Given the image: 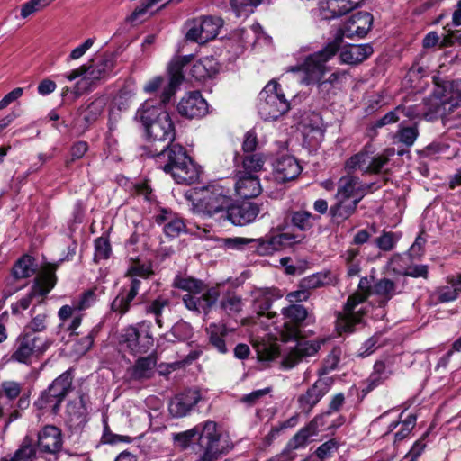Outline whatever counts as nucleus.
Listing matches in <instances>:
<instances>
[{"mask_svg": "<svg viewBox=\"0 0 461 461\" xmlns=\"http://www.w3.org/2000/svg\"><path fill=\"white\" fill-rule=\"evenodd\" d=\"M334 380L331 377H321L307 389L304 393L297 399L298 408L303 413H310L318 402L326 395L333 385Z\"/></svg>", "mask_w": 461, "mask_h": 461, "instance_id": "nucleus-15", "label": "nucleus"}, {"mask_svg": "<svg viewBox=\"0 0 461 461\" xmlns=\"http://www.w3.org/2000/svg\"><path fill=\"white\" fill-rule=\"evenodd\" d=\"M265 162V157L261 153L247 154L242 161L243 170L240 172H249L255 175V173L263 169Z\"/></svg>", "mask_w": 461, "mask_h": 461, "instance_id": "nucleus-46", "label": "nucleus"}, {"mask_svg": "<svg viewBox=\"0 0 461 461\" xmlns=\"http://www.w3.org/2000/svg\"><path fill=\"white\" fill-rule=\"evenodd\" d=\"M50 344L51 341L48 338L23 330L15 340V349L11 359L19 363H27L32 357L42 355Z\"/></svg>", "mask_w": 461, "mask_h": 461, "instance_id": "nucleus-11", "label": "nucleus"}, {"mask_svg": "<svg viewBox=\"0 0 461 461\" xmlns=\"http://www.w3.org/2000/svg\"><path fill=\"white\" fill-rule=\"evenodd\" d=\"M154 274L150 262L134 260L127 269L125 276L131 278V282L140 280V278L148 279Z\"/></svg>", "mask_w": 461, "mask_h": 461, "instance_id": "nucleus-42", "label": "nucleus"}, {"mask_svg": "<svg viewBox=\"0 0 461 461\" xmlns=\"http://www.w3.org/2000/svg\"><path fill=\"white\" fill-rule=\"evenodd\" d=\"M324 340H304L297 342L283 359L282 366L285 369L294 367L303 359L314 356L321 348Z\"/></svg>", "mask_w": 461, "mask_h": 461, "instance_id": "nucleus-19", "label": "nucleus"}, {"mask_svg": "<svg viewBox=\"0 0 461 461\" xmlns=\"http://www.w3.org/2000/svg\"><path fill=\"white\" fill-rule=\"evenodd\" d=\"M321 417H315L308 425L302 428L288 442L287 447L289 449H297L306 445L310 437L317 433V429L320 425Z\"/></svg>", "mask_w": 461, "mask_h": 461, "instance_id": "nucleus-31", "label": "nucleus"}, {"mask_svg": "<svg viewBox=\"0 0 461 461\" xmlns=\"http://www.w3.org/2000/svg\"><path fill=\"white\" fill-rule=\"evenodd\" d=\"M191 59L192 55L184 56L170 64L169 82L163 88L160 104L156 105L154 101L147 100L136 112L135 119L141 123L148 139L154 143L170 144L176 138L175 124L164 105L169 102L182 83L184 78L182 69Z\"/></svg>", "mask_w": 461, "mask_h": 461, "instance_id": "nucleus-1", "label": "nucleus"}, {"mask_svg": "<svg viewBox=\"0 0 461 461\" xmlns=\"http://www.w3.org/2000/svg\"><path fill=\"white\" fill-rule=\"evenodd\" d=\"M380 336L375 335L366 340L358 350V356L361 357H366L373 354L379 347Z\"/></svg>", "mask_w": 461, "mask_h": 461, "instance_id": "nucleus-64", "label": "nucleus"}, {"mask_svg": "<svg viewBox=\"0 0 461 461\" xmlns=\"http://www.w3.org/2000/svg\"><path fill=\"white\" fill-rule=\"evenodd\" d=\"M112 252L109 240L105 237H99L95 240L94 259L95 262L107 259Z\"/></svg>", "mask_w": 461, "mask_h": 461, "instance_id": "nucleus-56", "label": "nucleus"}, {"mask_svg": "<svg viewBox=\"0 0 461 461\" xmlns=\"http://www.w3.org/2000/svg\"><path fill=\"white\" fill-rule=\"evenodd\" d=\"M276 179L279 182H287L297 177L302 167L292 156H283L276 159L274 164Z\"/></svg>", "mask_w": 461, "mask_h": 461, "instance_id": "nucleus-25", "label": "nucleus"}, {"mask_svg": "<svg viewBox=\"0 0 461 461\" xmlns=\"http://www.w3.org/2000/svg\"><path fill=\"white\" fill-rule=\"evenodd\" d=\"M401 235L396 232L383 230L374 242L379 249L383 251H391L394 249L400 240Z\"/></svg>", "mask_w": 461, "mask_h": 461, "instance_id": "nucleus-49", "label": "nucleus"}, {"mask_svg": "<svg viewBox=\"0 0 461 461\" xmlns=\"http://www.w3.org/2000/svg\"><path fill=\"white\" fill-rule=\"evenodd\" d=\"M23 390V384L19 382L7 380L4 381L0 386V420H5L4 429L18 420L22 415V411L27 409L30 405V400L27 395L20 396Z\"/></svg>", "mask_w": 461, "mask_h": 461, "instance_id": "nucleus-6", "label": "nucleus"}, {"mask_svg": "<svg viewBox=\"0 0 461 461\" xmlns=\"http://www.w3.org/2000/svg\"><path fill=\"white\" fill-rule=\"evenodd\" d=\"M340 45L341 38L335 37L321 50L308 55L301 65L290 67L287 71L301 72L300 81L303 85L319 83L329 70L326 63L338 52Z\"/></svg>", "mask_w": 461, "mask_h": 461, "instance_id": "nucleus-4", "label": "nucleus"}, {"mask_svg": "<svg viewBox=\"0 0 461 461\" xmlns=\"http://www.w3.org/2000/svg\"><path fill=\"white\" fill-rule=\"evenodd\" d=\"M317 219L310 212L304 210L294 211L291 212V222L293 226L300 230H309L313 226V221Z\"/></svg>", "mask_w": 461, "mask_h": 461, "instance_id": "nucleus-45", "label": "nucleus"}, {"mask_svg": "<svg viewBox=\"0 0 461 461\" xmlns=\"http://www.w3.org/2000/svg\"><path fill=\"white\" fill-rule=\"evenodd\" d=\"M290 109V104L285 96L280 85L271 80L258 95V110L265 121L276 120Z\"/></svg>", "mask_w": 461, "mask_h": 461, "instance_id": "nucleus-8", "label": "nucleus"}, {"mask_svg": "<svg viewBox=\"0 0 461 461\" xmlns=\"http://www.w3.org/2000/svg\"><path fill=\"white\" fill-rule=\"evenodd\" d=\"M402 111V109L398 106L395 110L388 112L382 118L375 121L370 125L369 129L375 131L376 129L382 128L387 124L394 123L399 121L398 113Z\"/></svg>", "mask_w": 461, "mask_h": 461, "instance_id": "nucleus-60", "label": "nucleus"}, {"mask_svg": "<svg viewBox=\"0 0 461 461\" xmlns=\"http://www.w3.org/2000/svg\"><path fill=\"white\" fill-rule=\"evenodd\" d=\"M374 50L370 44L351 45L340 53L342 62L357 64L367 59Z\"/></svg>", "mask_w": 461, "mask_h": 461, "instance_id": "nucleus-32", "label": "nucleus"}, {"mask_svg": "<svg viewBox=\"0 0 461 461\" xmlns=\"http://www.w3.org/2000/svg\"><path fill=\"white\" fill-rule=\"evenodd\" d=\"M30 312L31 320L26 324L23 330L34 334L45 331L50 321V312L45 307L38 311L37 305H33Z\"/></svg>", "mask_w": 461, "mask_h": 461, "instance_id": "nucleus-30", "label": "nucleus"}, {"mask_svg": "<svg viewBox=\"0 0 461 461\" xmlns=\"http://www.w3.org/2000/svg\"><path fill=\"white\" fill-rule=\"evenodd\" d=\"M336 202L329 209V212L333 221L340 222L352 216L362 200V195L351 197L335 196Z\"/></svg>", "mask_w": 461, "mask_h": 461, "instance_id": "nucleus-24", "label": "nucleus"}, {"mask_svg": "<svg viewBox=\"0 0 461 461\" xmlns=\"http://www.w3.org/2000/svg\"><path fill=\"white\" fill-rule=\"evenodd\" d=\"M156 365V358L152 356L139 358L132 368V378L135 380L150 378Z\"/></svg>", "mask_w": 461, "mask_h": 461, "instance_id": "nucleus-38", "label": "nucleus"}, {"mask_svg": "<svg viewBox=\"0 0 461 461\" xmlns=\"http://www.w3.org/2000/svg\"><path fill=\"white\" fill-rule=\"evenodd\" d=\"M164 232L168 237H177L183 232H186V225L183 219L173 216V218L163 226Z\"/></svg>", "mask_w": 461, "mask_h": 461, "instance_id": "nucleus-57", "label": "nucleus"}, {"mask_svg": "<svg viewBox=\"0 0 461 461\" xmlns=\"http://www.w3.org/2000/svg\"><path fill=\"white\" fill-rule=\"evenodd\" d=\"M373 24V16L368 12H358L350 16L336 37L362 38L367 34Z\"/></svg>", "mask_w": 461, "mask_h": 461, "instance_id": "nucleus-18", "label": "nucleus"}, {"mask_svg": "<svg viewBox=\"0 0 461 461\" xmlns=\"http://www.w3.org/2000/svg\"><path fill=\"white\" fill-rule=\"evenodd\" d=\"M201 399L200 393L196 390H186L176 395L169 402L168 411L174 418L186 416Z\"/></svg>", "mask_w": 461, "mask_h": 461, "instance_id": "nucleus-20", "label": "nucleus"}, {"mask_svg": "<svg viewBox=\"0 0 461 461\" xmlns=\"http://www.w3.org/2000/svg\"><path fill=\"white\" fill-rule=\"evenodd\" d=\"M347 73L345 71H336L330 74L327 80L319 82V89L321 91H329V86H338L342 84L346 78Z\"/></svg>", "mask_w": 461, "mask_h": 461, "instance_id": "nucleus-61", "label": "nucleus"}, {"mask_svg": "<svg viewBox=\"0 0 461 461\" xmlns=\"http://www.w3.org/2000/svg\"><path fill=\"white\" fill-rule=\"evenodd\" d=\"M37 454L29 438H24L13 455L5 456L0 461H36Z\"/></svg>", "mask_w": 461, "mask_h": 461, "instance_id": "nucleus-35", "label": "nucleus"}, {"mask_svg": "<svg viewBox=\"0 0 461 461\" xmlns=\"http://www.w3.org/2000/svg\"><path fill=\"white\" fill-rule=\"evenodd\" d=\"M419 136L417 126L402 127L396 133V138L399 142L406 147H411L414 144Z\"/></svg>", "mask_w": 461, "mask_h": 461, "instance_id": "nucleus-55", "label": "nucleus"}, {"mask_svg": "<svg viewBox=\"0 0 461 461\" xmlns=\"http://www.w3.org/2000/svg\"><path fill=\"white\" fill-rule=\"evenodd\" d=\"M221 308L230 316L239 313L243 307L240 296L229 293L220 303Z\"/></svg>", "mask_w": 461, "mask_h": 461, "instance_id": "nucleus-47", "label": "nucleus"}, {"mask_svg": "<svg viewBox=\"0 0 461 461\" xmlns=\"http://www.w3.org/2000/svg\"><path fill=\"white\" fill-rule=\"evenodd\" d=\"M116 63V58L113 54L104 53L95 64H87L91 66L88 70V79L97 80L104 77L112 72Z\"/></svg>", "mask_w": 461, "mask_h": 461, "instance_id": "nucleus-28", "label": "nucleus"}, {"mask_svg": "<svg viewBox=\"0 0 461 461\" xmlns=\"http://www.w3.org/2000/svg\"><path fill=\"white\" fill-rule=\"evenodd\" d=\"M223 25V20L216 16H200L185 23V39L190 41L204 44L213 40Z\"/></svg>", "mask_w": 461, "mask_h": 461, "instance_id": "nucleus-12", "label": "nucleus"}, {"mask_svg": "<svg viewBox=\"0 0 461 461\" xmlns=\"http://www.w3.org/2000/svg\"><path fill=\"white\" fill-rule=\"evenodd\" d=\"M97 295L95 289H89L82 293L77 299L74 301L77 312L86 311L95 304Z\"/></svg>", "mask_w": 461, "mask_h": 461, "instance_id": "nucleus-54", "label": "nucleus"}, {"mask_svg": "<svg viewBox=\"0 0 461 461\" xmlns=\"http://www.w3.org/2000/svg\"><path fill=\"white\" fill-rule=\"evenodd\" d=\"M219 71V64L213 57H204L195 63L190 68V76L198 81L205 80L216 75Z\"/></svg>", "mask_w": 461, "mask_h": 461, "instance_id": "nucleus-26", "label": "nucleus"}, {"mask_svg": "<svg viewBox=\"0 0 461 461\" xmlns=\"http://www.w3.org/2000/svg\"><path fill=\"white\" fill-rule=\"evenodd\" d=\"M358 184L359 178L348 173L339 178L335 196L356 198L357 192V185Z\"/></svg>", "mask_w": 461, "mask_h": 461, "instance_id": "nucleus-41", "label": "nucleus"}, {"mask_svg": "<svg viewBox=\"0 0 461 461\" xmlns=\"http://www.w3.org/2000/svg\"><path fill=\"white\" fill-rule=\"evenodd\" d=\"M272 300L267 294L258 297L255 303L257 312L260 316H267L268 319L276 317V312L271 311Z\"/></svg>", "mask_w": 461, "mask_h": 461, "instance_id": "nucleus-59", "label": "nucleus"}, {"mask_svg": "<svg viewBox=\"0 0 461 461\" xmlns=\"http://www.w3.org/2000/svg\"><path fill=\"white\" fill-rule=\"evenodd\" d=\"M50 5L48 0H30L22 5L21 16L26 18L32 14Z\"/></svg>", "mask_w": 461, "mask_h": 461, "instance_id": "nucleus-62", "label": "nucleus"}, {"mask_svg": "<svg viewBox=\"0 0 461 461\" xmlns=\"http://www.w3.org/2000/svg\"><path fill=\"white\" fill-rule=\"evenodd\" d=\"M416 415L410 414L404 420L402 421L401 429L394 434V444L402 441L411 434V430L414 429L416 425Z\"/></svg>", "mask_w": 461, "mask_h": 461, "instance_id": "nucleus-58", "label": "nucleus"}, {"mask_svg": "<svg viewBox=\"0 0 461 461\" xmlns=\"http://www.w3.org/2000/svg\"><path fill=\"white\" fill-rule=\"evenodd\" d=\"M72 375L66 371L57 377L48 387V393H52L61 402L71 390Z\"/></svg>", "mask_w": 461, "mask_h": 461, "instance_id": "nucleus-34", "label": "nucleus"}, {"mask_svg": "<svg viewBox=\"0 0 461 461\" xmlns=\"http://www.w3.org/2000/svg\"><path fill=\"white\" fill-rule=\"evenodd\" d=\"M177 111L187 119H200L209 113V105L199 91H192L181 98Z\"/></svg>", "mask_w": 461, "mask_h": 461, "instance_id": "nucleus-16", "label": "nucleus"}, {"mask_svg": "<svg viewBox=\"0 0 461 461\" xmlns=\"http://www.w3.org/2000/svg\"><path fill=\"white\" fill-rule=\"evenodd\" d=\"M339 349H333L325 358L323 362V366L321 367V370L320 371L321 375L328 374L330 371L335 370L338 367V365L339 363L340 357H339Z\"/></svg>", "mask_w": 461, "mask_h": 461, "instance_id": "nucleus-63", "label": "nucleus"}, {"mask_svg": "<svg viewBox=\"0 0 461 461\" xmlns=\"http://www.w3.org/2000/svg\"><path fill=\"white\" fill-rule=\"evenodd\" d=\"M34 258L29 255H23L14 265L12 276L15 280L32 276L37 270Z\"/></svg>", "mask_w": 461, "mask_h": 461, "instance_id": "nucleus-36", "label": "nucleus"}, {"mask_svg": "<svg viewBox=\"0 0 461 461\" xmlns=\"http://www.w3.org/2000/svg\"><path fill=\"white\" fill-rule=\"evenodd\" d=\"M430 297L435 303H448L457 298L455 287L452 285L437 288Z\"/></svg>", "mask_w": 461, "mask_h": 461, "instance_id": "nucleus-51", "label": "nucleus"}, {"mask_svg": "<svg viewBox=\"0 0 461 461\" xmlns=\"http://www.w3.org/2000/svg\"><path fill=\"white\" fill-rule=\"evenodd\" d=\"M282 329L280 336L283 341L297 340L301 337L303 323L309 319L307 309L299 303H290L281 310Z\"/></svg>", "mask_w": 461, "mask_h": 461, "instance_id": "nucleus-14", "label": "nucleus"}, {"mask_svg": "<svg viewBox=\"0 0 461 461\" xmlns=\"http://www.w3.org/2000/svg\"><path fill=\"white\" fill-rule=\"evenodd\" d=\"M272 236L251 240V248L259 256H269L276 252Z\"/></svg>", "mask_w": 461, "mask_h": 461, "instance_id": "nucleus-48", "label": "nucleus"}, {"mask_svg": "<svg viewBox=\"0 0 461 461\" xmlns=\"http://www.w3.org/2000/svg\"><path fill=\"white\" fill-rule=\"evenodd\" d=\"M373 277H362L358 284V292L351 294L345 304L343 312L337 319V328L340 331L352 332L354 326L361 321V310L357 307L373 294Z\"/></svg>", "mask_w": 461, "mask_h": 461, "instance_id": "nucleus-7", "label": "nucleus"}, {"mask_svg": "<svg viewBox=\"0 0 461 461\" xmlns=\"http://www.w3.org/2000/svg\"><path fill=\"white\" fill-rule=\"evenodd\" d=\"M210 343L221 354L228 351L224 337L227 335L226 326L223 324H211L207 329Z\"/></svg>", "mask_w": 461, "mask_h": 461, "instance_id": "nucleus-39", "label": "nucleus"}, {"mask_svg": "<svg viewBox=\"0 0 461 461\" xmlns=\"http://www.w3.org/2000/svg\"><path fill=\"white\" fill-rule=\"evenodd\" d=\"M170 301L165 296H158L145 305V312L148 315H152L155 319L156 324L159 327H163L162 313L166 308H168Z\"/></svg>", "mask_w": 461, "mask_h": 461, "instance_id": "nucleus-40", "label": "nucleus"}, {"mask_svg": "<svg viewBox=\"0 0 461 461\" xmlns=\"http://www.w3.org/2000/svg\"><path fill=\"white\" fill-rule=\"evenodd\" d=\"M230 202L227 189L219 185H210L200 190L196 208L198 212L212 216L228 209Z\"/></svg>", "mask_w": 461, "mask_h": 461, "instance_id": "nucleus-13", "label": "nucleus"}, {"mask_svg": "<svg viewBox=\"0 0 461 461\" xmlns=\"http://www.w3.org/2000/svg\"><path fill=\"white\" fill-rule=\"evenodd\" d=\"M150 327L151 322L149 321L128 326L122 331L120 343L132 354L147 353L154 344Z\"/></svg>", "mask_w": 461, "mask_h": 461, "instance_id": "nucleus-10", "label": "nucleus"}, {"mask_svg": "<svg viewBox=\"0 0 461 461\" xmlns=\"http://www.w3.org/2000/svg\"><path fill=\"white\" fill-rule=\"evenodd\" d=\"M372 163V156L367 151H361L350 157L345 163V168L349 172L359 169L368 174Z\"/></svg>", "mask_w": 461, "mask_h": 461, "instance_id": "nucleus-43", "label": "nucleus"}, {"mask_svg": "<svg viewBox=\"0 0 461 461\" xmlns=\"http://www.w3.org/2000/svg\"><path fill=\"white\" fill-rule=\"evenodd\" d=\"M198 438V447L203 452L200 461H215L221 453L220 447V433L217 430V424L214 421H206L203 428L196 426L192 429L179 433L176 439L182 442L185 447L195 437Z\"/></svg>", "mask_w": 461, "mask_h": 461, "instance_id": "nucleus-5", "label": "nucleus"}, {"mask_svg": "<svg viewBox=\"0 0 461 461\" xmlns=\"http://www.w3.org/2000/svg\"><path fill=\"white\" fill-rule=\"evenodd\" d=\"M230 4L238 17L247 16L258 5V0H230Z\"/></svg>", "mask_w": 461, "mask_h": 461, "instance_id": "nucleus-53", "label": "nucleus"}, {"mask_svg": "<svg viewBox=\"0 0 461 461\" xmlns=\"http://www.w3.org/2000/svg\"><path fill=\"white\" fill-rule=\"evenodd\" d=\"M392 363L390 359L377 360L374 365V370L367 379V391H371L392 375Z\"/></svg>", "mask_w": 461, "mask_h": 461, "instance_id": "nucleus-29", "label": "nucleus"}, {"mask_svg": "<svg viewBox=\"0 0 461 461\" xmlns=\"http://www.w3.org/2000/svg\"><path fill=\"white\" fill-rule=\"evenodd\" d=\"M173 285L187 292L182 298L183 303L188 310L197 314L207 315L220 297L217 287L206 288V285L202 280L192 276H176Z\"/></svg>", "mask_w": 461, "mask_h": 461, "instance_id": "nucleus-3", "label": "nucleus"}, {"mask_svg": "<svg viewBox=\"0 0 461 461\" xmlns=\"http://www.w3.org/2000/svg\"><path fill=\"white\" fill-rule=\"evenodd\" d=\"M260 212L259 206L252 202H243L228 207L227 218L234 225L244 226L252 222Z\"/></svg>", "mask_w": 461, "mask_h": 461, "instance_id": "nucleus-21", "label": "nucleus"}, {"mask_svg": "<svg viewBox=\"0 0 461 461\" xmlns=\"http://www.w3.org/2000/svg\"><path fill=\"white\" fill-rule=\"evenodd\" d=\"M25 438H28V436ZM29 438L32 440V446L36 450V461L40 459L41 453L55 454L59 452L62 447L61 431L55 426H46L39 432L37 447L32 438L30 437Z\"/></svg>", "mask_w": 461, "mask_h": 461, "instance_id": "nucleus-17", "label": "nucleus"}, {"mask_svg": "<svg viewBox=\"0 0 461 461\" xmlns=\"http://www.w3.org/2000/svg\"><path fill=\"white\" fill-rule=\"evenodd\" d=\"M363 0H327V6L321 11L325 19L342 16L357 8Z\"/></svg>", "mask_w": 461, "mask_h": 461, "instance_id": "nucleus-27", "label": "nucleus"}, {"mask_svg": "<svg viewBox=\"0 0 461 461\" xmlns=\"http://www.w3.org/2000/svg\"><path fill=\"white\" fill-rule=\"evenodd\" d=\"M327 279V274L316 273L303 278L299 283V287L304 288L310 292V290H313L327 285L329 283Z\"/></svg>", "mask_w": 461, "mask_h": 461, "instance_id": "nucleus-52", "label": "nucleus"}, {"mask_svg": "<svg viewBox=\"0 0 461 461\" xmlns=\"http://www.w3.org/2000/svg\"><path fill=\"white\" fill-rule=\"evenodd\" d=\"M141 281L133 280L130 284L129 289L122 288L117 296L111 303V312L122 316L129 312L132 301L139 294Z\"/></svg>", "mask_w": 461, "mask_h": 461, "instance_id": "nucleus-23", "label": "nucleus"}, {"mask_svg": "<svg viewBox=\"0 0 461 461\" xmlns=\"http://www.w3.org/2000/svg\"><path fill=\"white\" fill-rule=\"evenodd\" d=\"M154 156L158 166L178 184L190 185L199 178V168L180 144H165Z\"/></svg>", "mask_w": 461, "mask_h": 461, "instance_id": "nucleus-2", "label": "nucleus"}, {"mask_svg": "<svg viewBox=\"0 0 461 461\" xmlns=\"http://www.w3.org/2000/svg\"><path fill=\"white\" fill-rule=\"evenodd\" d=\"M398 293L396 284L388 278L379 279L373 285V294L379 297L380 306H384Z\"/></svg>", "mask_w": 461, "mask_h": 461, "instance_id": "nucleus-33", "label": "nucleus"}, {"mask_svg": "<svg viewBox=\"0 0 461 461\" xmlns=\"http://www.w3.org/2000/svg\"><path fill=\"white\" fill-rule=\"evenodd\" d=\"M105 105L104 98L99 97L92 101L86 107L82 106L79 108L80 115L87 126L95 122L100 117Z\"/></svg>", "mask_w": 461, "mask_h": 461, "instance_id": "nucleus-37", "label": "nucleus"}, {"mask_svg": "<svg viewBox=\"0 0 461 461\" xmlns=\"http://www.w3.org/2000/svg\"><path fill=\"white\" fill-rule=\"evenodd\" d=\"M234 187L236 194L244 199L256 197L262 192L259 178L249 172L236 173Z\"/></svg>", "mask_w": 461, "mask_h": 461, "instance_id": "nucleus-22", "label": "nucleus"}, {"mask_svg": "<svg viewBox=\"0 0 461 461\" xmlns=\"http://www.w3.org/2000/svg\"><path fill=\"white\" fill-rule=\"evenodd\" d=\"M341 258L347 265V275L349 277L358 276L361 263L359 249L349 248L341 255Z\"/></svg>", "mask_w": 461, "mask_h": 461, "instance_id": "nucleus-44", "label": "nucleus"}, {"mask_svg": "<svg viewBox=\"0 0 461 461\" xmlns=\"http://www.w3.org/2000/svg\"><path fill=\"white\" fill-rule=\"evenodd\" d=\"M57 277L52 268H46L41 275L36 276L30 292L13 303L11 306L14 314L20 313L21 310H26L36 301L37 307L44 303L45 297L54 288Z\"/></svg>", "mask_w": 461, "mask_h": 461, "instance_id": "nucleus-9", "label": "nucleus"}, {"mask_svg": "<svg viewBox=\"0 0 461 461\" xmlns=\"http://www.w3.org/2000/svg\"><path fill=\"white\" fill-rule=\"evenodd\" d=\"M61 402L52 393H48V390L41 393V396L35 402L34 405L38 409L50 410L53 413H57L59 410Z\"/></svg>", "mask_w": 461, "mask_h": 461, "instance_id": "nucleus-50", "label": "nucleus"}]
</instances>
